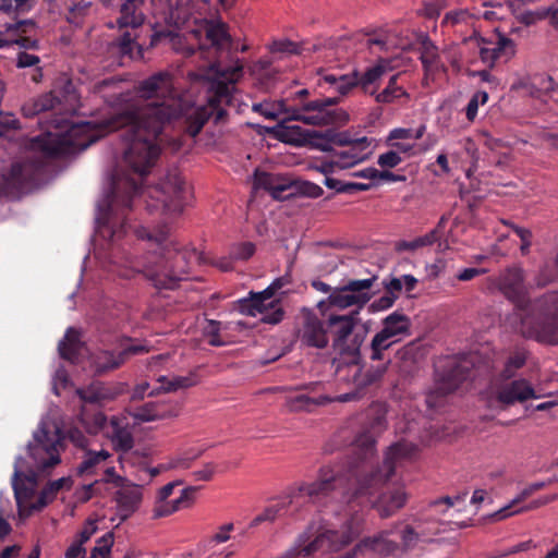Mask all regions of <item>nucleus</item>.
Returning a JSON list of instances; mask_svg holds the SVG:
<instances>
[{
  "instance_id": "obj_44",
  "label": "nucleus",
  "mask_w": 558,
  "mask_h": 558,
  "mask_svg": "<svg viewBox=\"0 0 558 558\" xmlns=\"http://www.w3.org/2000/svg\"><path fill=\"white\" fill-rule=\"evenodd\" d=\"M399 341L384 331L383 329L375 333L373 337L369 349H371V359L373 361H379L384 357V352L390 349L393 344Z\"/></svg>"
},
{
  "instance_id": "obj_19",
  "label": "nucleus",
  "mask_w": 558,
  "mask_h": 558,
  "mask_svg": "<svg viewBox=\"0 0 558 558\" xmlns=\"http://www.w3.org/2000/svg\"><path fill=\"white\" fill-rule=\"evenodd\" d=\"M298 339L303 345L324 349L328 345V331L324 322L311 310L301 311Z\"/></svg>"
},
{
  "instance_id": "obj_16",
  "label": "nucleus",
  "mask_w": 558,
  "mask_h": 558,
  "mask_svg": "<svg viewBox=\"0 0 558 558\" xmlns=\"http://www.w3.org/2000/svg\"><path fill=\"white\" fill-rule=\"evenodd\" d=\"M153 12L161 21L173 24L177 27L184 26L190 21V13L193 9L202 13L208 10L207 0H186L173 7L169 0H150Z\"/></svg>"
},
{
  "instance_id": "obj_41",
  "label": "nucleus",
  "mask_w": 558,
  "mask_h": 558,
  "mask_svg": "<svg viewBox=\"0 0 558 558\" xmlns=\"http://www.w3.org/2000/svg\"><path fill=\"white\" fill-rule=\"evenodd\" d=\"M339 372H344L348 376H351L353 385L361 389L377 380L383 375L384 369L369 374L368 372H363L360 365L354 363L340 368Z\"/></svg>"
},
{
  "instance_id": "obj_58",
  "label": "nucleus",
  "mask_w": 558,
  "mask_h": 558,
  "mask_svg": "<svg viewBox=\"0 0 558 558\" xmlns=\"http://www.w3.org/2000/svg\"><path fill=\"white\" fill-rule=\"evenodd\" d=\"M402 161L398 151L389 150L378 156L377 163L383 169H391L397 167Z\"/></svg>"
},
{
  "instance_id": "obj_64",
  "label": "nucleus",
  "mask_w": 558,
  "mask_h": 558,
  "mask_svg": "<svg viewBox=\"0 0 558 558\" xmlns=\"http://www.w3.org/2000/svg\"><path fill=\"white\" fill-rule=\"evenodd\" d=\"M65 558H86L84 544L77 539H73L64 553Z\"/></svg>"
},
{
  "instance_id": "obj_7",
  "label": "nucleus",
  "mask_w": 558,
  "mask_h": 558,
  "mask_svg": "<svg viewBox=\"0 0 558 558\" xmlns=\"http://www.w3.org/2000/svg\"><path fill=\"white\" fill-rule=\"evenodd\" d=\"M187 194L185 181L179 172L173 171L168 173L158 185L149 189L150 201L147 206L149 209L160 210L168 218L175 217L183 211Z\"/></svg>"
},
{
  "instance_id": "obj_55",
  "label": "nucleus",
  "mask_w": 558,
  "mask_h": 558,
  "mask_svg": "<svg viewBox=\"0 0 558 558\" xmlns=\"http://www.w3.org/2000/svg\"><path fill=\"white\" fill-rule=\"evenodd\" d=\"M437 240L436 231H430L422 236H418L412 241L404 242L402 247L408 251H415L417 248L432 245Z\"/></svg>"
},
{
  "instance_id": "obj_1",
  "label": "nucleus",
  "mask_w": 558,
  "mask_h": 558,
  "mask_svg": "<svg viewBox=\"0 0 558 558\" xmlns=\"http://www.w3.org/2000/svg\"><path fill=\"white\" fill-rule=\"evenodd\" d=\"M137 107L119 110L102 121H85L71 125L62 132L63 126L56 125V131H48L34 137L28 144V154L36 160L33 162L16 160L0 173V193L19 187L45 159L69 153L71 149H86L98 138L116 130H123L121 149L124 165L137 175L135 178H118L114 187L136 192L138 183L155 166L160 147L157 143L166 123L172 120L174 110L157 111L151 121L135 117Z\"/></svg>"
},
{
  "instance_id": "obj_31",
  "label": "nucleus",
  "mask_w": 558,
  "mask_h": 558,
  "mask_svg": "<svg viewBox=\"0 0 558 558\" xmlns=\"http://www.w3.org/2000/svg\"><path fill=\"white\" fill-rule=\"evenodd\" d=\"M143 0H126L120 8V15L117 25L120 29L131 28L132 31L142 26L145 15L141 9Z\"/></svg>"
},
{
  "instance_id": "obj_17",
  "label": "nucleus",
  "mask_w": 558,
  "mask_h": 558,
  "mask_svg": "<svg viewBox=\"0 0 558 558\" xmlns=\"http://www.w3.org/2000/svg\"><path fill=\"white\" fill-rule=\"evenodd\" d=\"M12 485L17 505L19 517L21 519L24 520L28 518L34 511L41 509V507H39V497L36 499L35 496L37 481L34 473L23 474L16 465Z\"/></svg>"
},
{
  "instance_id": "obj_57",
  "label": "nucleus",
  "mask_w": 558,
  "mask_h": 558,
  "mask_svg": "<svg viewBox=\"0 0 558 558\" xmlns=\"http://www.w3.org/2000/svg\"><path fill=\"white\" fill-rule=\"evenodd\" d=\"M220 323L208 320L204 327V335L211 345H222L225 342L219 337Z\"/></svg>"
},
{
  "instance_id": "obj_25",
  "label": "nucleus",
  "mask_w": 558,
  "mask_h": 558,
  "mask_svg": "<svg viewBox=\"0 0 558 558\" xmlns=\"http://www.w3.org/2000/svg\"><path fill=\"white\" fill-rule=\"evenodd\" d=\"M495 395L497 400L504 404H512L537 398L530 383L524 379L513 380L498 387L495 390Z\"/></svg>"
},
{
  "instance_id": "obj_62",
  "label": "nucleus",
  "mask_w": 558,
  "mask_h": 558,
  "mask_svg": "<svg viewBox=\"0 0 558 558\" xmlns=\"http://www.w3.org/2000/svg\"><path fill=\"white\" fill-rule=\"evenodd\" d=\"M547 15H549V10L535 11V12L526 11V12L521 13L518 16V20L525 25H532V24L537 23L541 20H544L545 17H547Z\"/></svg>"
},
{
  "instance_id": "obj_13",
  "label": "nucleus",
  "mask_w": 558,
  "mask_h": 558,
  "mask_svg": "<svg viewBox=\"0 0 558 558\" xmlns=\"http://www.w3.org/2000/svg\"><path fill=\"white\" fill-rule=\"evenodd\" d=\"M290 121L287 114L280 123L267 129V132L276 140L292 146L302 147L311 145L322 150L328 149L327 145L318 142V138H327L329 136L328 133L305 130L300 125L289 124Z\"/></svg>"
},
{
  "instance_id": "obj_26",
  "label": "nucleus",
  "mask_w": 558,
  "mask_h": 558,
  "mask_svg": "<svg viewBox=\"0 0 558 558\" xmlns=\"http://www.w3.org/2000/svg\"><path fill=\"white\" fill-rule=\"evenodd\" d=\"M371 145L367 137L355 138L352 146L348 149L335 153L336 166L339 170H345L363 162L368 157L366 151Z\"/></svg>"
},
{
  "instance_id": "obj_34",
  "label": "nucleus",
  "mask_w": 558,
  "mask_h": 558,
  "mask_svg": "<svg viewBox=\"0 0 558 558\" xmlns=\"http://www.w3.org/2000/svg\"><path fill=\"white\" fill-rule=\"evenodd\" d=\"M111 457L112 454L106 449L86 450L77 465V473L94 475Z\"/></svg>"
},
{
  "instance_id": "obj_61",
  "label": "nucleus",
  "mask_w": 558,
  "mask_h": 558,
  "mask_svg": "<svg viewBox=\"0 0 558 558\" xmlns=\"http://www.w3.org/2000/svg\"><path fill=\"white\" fill-rule=\"evenodd\" d=\"M270 51L274 53H298L299 49L296 44H294L291 40L282 39V40H275L270 45Z\"/></svg>"
},
{
  "instance_id": "obj_42",
  "label": "nucleus",
  "mask_w": 558,
  "mask_h": 558,
  "mask_svg": "<svg viewBox=\"0 0 558 558\" xmlns=\"http://www.w3.org/2000/svg\"><path fill=\"white\" fill-rule=\"evenodd\" d=\"M58 102L52 93H47L26 102L22 110L26 117H32L54 109Z\"/></svg>"
},
{
  "instance_id": "obj_27",
  "label": "nucleus",
  "mask_w": 558,
  "mask_h": 558,
  "mask_svg": "<svg viewBox=\"0 0 558 558\" xmlns=\"http://www.w3.org/2000/svg\"><path fill=\"white\" fill-rule=\"evenodd\" d=\"M392 70L393 68L389 60L380 59L357 77V84L365 93L376 96L381 78Z\"/></svg>"
},
{
  "instance_id": "obj_3",
  "label": "nucleus",
  "mask_w": 558,
  "mask_h": 558,
  "mask_svg": "<svg viewBox=\"0 0 558 558\" xmlns=\"http://www.w3.org/2000/svg\"><path fill=\"white\" fill-rule=\"evenodd\" d=\"M136 233L140 239L147 240L154 251L146 256L142 267L120 270L119 275L131 278L135 272H143L158 289L175 288L179 281L185 279L190 268L189 258L195 253L179 250L166 228L154 232L141 228Z\"/></svg>"
},
{
  "instance_id": "obj_6",
  "label": "nucleus",
  "mask_w": 558,
  "mask_h": 558,
  "mask_svg": "<svg viewBox=\"0 0 558 558\" xmlns=\"http://www.w3.org/2000/svg\"><path fill=\"white\" fill-rule=\"evenodd\" d=\"M533 312V316L522 318L521 333L543 343H558V292L536 301Z\"/></svg>"
},
{
  "instance_id": "obj_40",
  "label": "nucleus",
  "mask_w": 558,
  "mask_h": 558,
  "mask_svg": "<svg viewBox=\"0 0 558 558\" xmlns=\"http://www.w3.org/2000/svg\"><path fill=\"white\" fill-rule=\"evenodd\" d=\"M421 60L426 71V76L434 75L444 70L437 47L427 38L422 41Z\"/></svg>"
},
{
  "instance_id": "obj_49",
  "label": "nucleus",
  "mask_w": 558,
  "mask_h": 558,
  "mask_svg": "<svg viewBox=\"0 0 558 558\" xmlns=\"http://www.w3.org/2000/svg\"><path fill=\"white\" fill-rule=\"evenodd\" d=\"M218 464L214 461L202 464L197 470L191 473V477L194 482H209L218 473Z\"/></svg>"
},
{
  "instance_id": "obj_10",
  "label": "nucleus",
  "mask_w": 558,
  "mask_h": 558,
  "mask_svg": "<svg viewBox=\"0 0 558 558\" xmlns=\"http://www.w3.org/2000/svg\"><path fill=\"white\" fill-rule=\"evenodd\" d=\"M359 311L349 314H332L327 319V326L332 338V347L341 353L355 355L359 353L364 337L354 333V329L360 323Z\"/></svg>"
},
{
  "instance_id": "obj_2",
  "label": "nucleus",
  "mask_w": 558,
  "mask_h": 558,
  "mask_svg": "<svg viewBox=\"0 0 558 558\" xmlns=\"http://www.w3.org/2000/svg\"><path fill=\"white\" fill-rule=\"evenodd\" d=\"M243 66L240 63L220 71L218 65L211 64L207 70L194 73L196 80L204 81L207 84L208 98L207 104L203 106L190 105L175 92L172 76L167 72H159L142 81L137 86L140 99H121L122 108L128 110L136 106L135 117L151 121L156 118L155 110L168 111L174 110L172 119L185 116L187 133L195 137L207 120L215 116L219 121L225 116V106L231 100L232 84L236 83L242 76Z\"/></svg>"
},
{
  "instance_id": "obj_22",
  "label": "nucleus",
  "mask_w": 558,
  "mask_h": 558,
  "mask_svg": "<svg viewBox=\"0 0 558 558\" xmlns=\"http://www.w3.org/2000/svg\"><path fill=\"white\" fill-rule=\"evenodd\" d=\"M31 454L36 468L47 470L60 462L58 441L49 439L45 428H39L34 435V442L29 445Z\"/></svg>"
},
{
  "instance_id": "obj_28",
  "label": "nucleus",
  "mask_w": 558,
  "mask_h": 558,
  "mask_svg": "<svg viewBox=\"0 0 558 558\" xmlns=\"http://www.w3.org/2000/svg\"><path fill=\"white\" fill-rule=\"evenodd\" d=\"M34 26V22L31 20L7 23L4 31L0 32V48L10 45H19L22 47L29 46L31 40L25 37L24 34L31 32Z\"/></svg>"
},
{
  "instance_id": "obj_39",
  "label": "nucleus",
  "mask_w": 558,
  "mask_h": 558,
  "mask_svg": "<svg viewBox=\"0 0 558 558\" xmlns=\"http://www.w3.org/2000/svg\"><path fill=\"white\" fill-rule=\"evenodd\" d=\"M199 448H187L170 456L166 462L169 471H185L191 469L193 463L203 454Z\"/></svg>"
},
{
  "instance_id": "obj_14",
  "label": "nucleus",
  "mask_w": 558,
  "mask_h": 558,
  "mask_svg": "<svg viewBox=\"0 0 558 558\" xmlns=\"http://www.w3.org/2000/svg\"><path fill=\"white\" fill-rule=\"evenodd\" d=\"M464 46L470 50H476L483 64L489 69L495 66L499 58L510 59L515 53L514 41L501 35L495 43L481 36H471L464 40Z\"/></svg>"
},
{
  "instance_id": "obj_38",
  "label": "nucleus",
  "mask_w": 558,
  "mask_h": 558,
  "mask_svg": "<svg viewBox=\"0 0 558 558\" xmlns=\"http://www.w3.org/2000/svg\"><path fill=\"white\" fill-rule=\"evenodd\" d=\"M401 73L390 76L387 86L376 94L375 100L379 104H391L401 98L409 99V94L403 85L399 84Z\"/></svg>"
},
{
  "instance_id": "obj_53",
  "label": "nucleus",
  "mask_w": 558,
  "mask_h": 558,
  "mask_svg": "<svg viewBox=\"0 0 558 558\" xmlns=\"http://www.w3.org/2000/svg\"><path fill=\"white\" fill-rule=\"evenodd\" d=\"M234 531V524L228 522L217 527L215 533L210 536L209 543L211 544H223L231 539V534Z\"/></svg>"
},
{
  "instance_id": "obj_29",
  "label": "nucleus",
  "mask_w": 558,
  "mask_h": 558,
  "mask_svg": "<svg viewBox=\"0 0 558 558\" xmlns=\"http://www.w3.org/2000/svg\"><path fill=\"white\" fill-rule=\"evenodd\" d=\"M156 381L159 384L158 387L154 388L148 395L158 396L160 393H170L178 390L187 389L197 384V377L194 373L187 375H162L159 376Z\"/></svg>"
},
{
  "instance_id": "obj_48",
  "label": "nucleus",
  "mask_w": 558,
  "mask_h": 558,
  "mask_svg": "<svg viewBox=\"0 0 558 558\" xmlns=\"http://www.w3.org/2000/svg\"><path fill=\"white\" fill-rule=\"evenodd\" d=\"M556 280H558V252L551 262L546 263L541 268L535 278V282L537 287H545Z\"/></svg>"
},
{
  "instance_id": "obj_20",
  "label": "nucleus",
  "mask_w": 558,
  "mask_h": 558,
  "mask_svg": "<svg viewBox=\"0 0 558 558\" xmlns=\"http://www.w3.org/2000/svg\"><path fill=\"white\" fill-rule=\"evenodd\" d=\"M544 486L545 484L543 482L533 483L526 486L508 505L496 511L492 517L495 520H504L511 515L534 510L551 502L555 497L547 496L534 500L527 505H522L529 497H531L537 490L542 489Z\"/></svg>"
},
{
  "instance_id": "obj_36",
  "label": "nucleus",
  "mask_w": 558,
  "mask_h": 558,
  "mask_svg": "<svg viewBox=\"0 0 558 558\" xmlns=\"http://www.w3.org/2000/svg\"><path fill=\"white\" fill-rule=\"evenodd\" d=\"M411 322L404 314L395 312L383 319V330L401 341L410 335Z\"/></svg>"
},
{
  "instance_id": "obj_32",
  "label": "nucleus",
  "mask_w": 558,
  "mask_h": 558,
  "mask_svg": "<svg viewBox=\"0 0 558 558\" xmlns=\"http://www.w3.org/2000/svg\"><path fill=\"white\" fill-rule=\"evenodd\" d=\"M177 415L178 413L174 409H169L165 404L156 402L145 403L131 413L135 423L138 424L170 418Z\"/></svg>"
},
{
  "instance_id": "obj_47",
  "label": "nucleus",
  "mask_w": 558,
  "mask_h": 558,
  "mask_svg": "<svg viewBox=\"0 0 558 558\" xmlns=\"http://www.w3.org/2000/svg\"><path fill=\"white\" fill-rule=\"evenodd\" d=\"M292 500H288L287 498L281 501L267 507L260 514L256 515L250 523L251 527L257 526L259 523L269 521H275L278 517L281 515V511L291 504Z\"/></svg>"
},
{
  "instance_id": "obj_52",
  "label": "nucleus",
  "mask_w": 558,
  "mask_h": 558,
  "mask_svg": "<svg viewBox=\"0 0 558 558\" xmlns=\"http://www.w3.org/2000/svg\"><path fill=\"white\" fill-rule=\"evenodd\" d=\"M488 100V94L484 90L475 93L466 106V118L473 121L477 114L478 105H485Z\"/></svg>"
},
{
  "instance_id": "obj_30",
  "label": "nucleus",
  "mask_w": 558,
  "mask_h": 558,
  "mask_svg": "<svg viewBox=\"0 0 558 558\" xmlns=\"http://www.w3.org/2000/svg\"><path fill=\"white\" fill-rule=\"evenodd\" d=\"M359 398L357 391L347 392L335 398L320 397L318 399L310 398L306 395H299L288 400V405L291 411H311L313 407L325 404L331 401L348 402Z\"/></svg>"
},
{
  "instance_id": "obj_37",
  "label": "nucleus",
  "mask_w": 558,
  "mask_h": 558,
  "mask_svg": "<svg viewBox=\"0 0 558 558\" xmlns=\"http://www.w3.org/2000/svg\"><path fill=\"white\" fill-rule=\"evenodd\" d=\"M333 476H322L318 480L311 483H303L298 488V495L295 497H307L310 499H318L325 496L333 488Z\"/></svg>"
},
{
  "instance_id": "obj_54",
  "label": "nucleus",
  "mask_w": 558,
  "mask_h": 558,
  "mask_svg": "<svg viewBox=\"0 0 558 558\" xmlns=\"http://www.w3.org/2000/svg\"><path fill=\"white\" fill-rule=\"evenodd\" d=\"M426 131L425 125H421L417 130L413 131L411 129H393L389 133V140H407L414 138L420 140Z\"/></svg>"
},
{
  "instance_id": "obj_51",
  "label": "nucleus",
  "mask_w": 558,
  "mask_h": 558,
  "mask_svg": "<svg viewBox=\"0 0 558 558\" xmlns=\"http://www.w3.org/2000/svg\"><path fill=\"white\" fill-rule=\"evenodd\" d=\"M324 184L329 189L336 190L337 192H349L352 190L366 191L369 189V185L365 184V183H357V182L342 183L341 181H338L333 178L325 179Z\"/></svg>"
},
{
  "instance_id": "obj_4",
  "label": "nucleus",
  "mask_w": 558,
  "mask_h": 558,
  "mask_svg": "<svg viewBox=\"0 0 558 558\" xmlns=\"http://www.w3.org/2000/svg\"><path fill=\"white\" fill-rule=\"evenodd\" d=\"M360 533V524L354 518H347L341 524L327 520L312 522L299 535L289 555L295 558H308L322 549L339 551L350 545Z\"/></svg>"
},
{
  "instance_id": "obj_11",
  "label": "nucleus",
  "mask_w": 558,
  "mask_h": 558,
  "mask_svg": "<svg viewBox=\"0 0 558 558\" xmlns=\"http://www.w3.org/2000/svg\"><path fill=\"white\" fill-rule=\"evenodd\" d=\"M416 452V447L407 441L397 442L390 446L386 452L383 470L364 475L359 481V487L353 493L354 497L368 496L371 490L379 483L387 482L395 473L398 462L412 457Z\"/></svg>"
},
{
  "instance_id": "obj_21",
  "label": "nucleus",
  "mask_w": 558,
  "mask_h": 558,
  "mask_svg": "<svg viewBox=\"0 0 558 558\" xmlns=\"http://www.w3.org/2000/svg\"><path fill=\"white\" fill-rule=\"evenodd\" d=\"M493 282L508 300L517 304L522 302L527 293L524 270L519 266L505 269L493 279Z\"/></svg>"
},
{
  "instance_id": "obj_12",
  "label": "nucleus",
  "mask_w": 558,
  "mask_h": 558,
  "mask_svg": "<svg viewBox=\"0 0 558 558\" xmlns=\"http://www.w3.org/2000/svg\"><path fill=\"white\" fill-rule=\"evenodd\" d=\"M373 283V279L350 280L347 284L335 288L327 300L320 301L318 306L322 307L327 303L339 310L352 306L362 308L372 298L369 290Z\"/></svg>"
},
{
  "instance_id": "obj_35",
  "label": "nucleus",
  "mask_w": 558,
  "mask_h": 558,
  "mask_svg": "<svg viewBox=\"0 0 558 558\" xmlns=\"http://www.w3.org/2000/svg\"><path fill=\"white\" fill-rule=\"evenodd\" d=\"M110 425L112 426L110 440L113 449L120 453L130 451L134 446L132 433L120 424V418L117 416L110 418Z\"/></svg>"
},
{
  "instance_id": "obj_46",
  "label": "nucleus",
  "mask_w": 558,
  "mask_h": 558,
  "mask_svg": "<svg viewBox=\"0 0 558 558\" xmlns=\"http://www.w3.org/2000/svg\"><path fill=\"white\" fill-rule=\"evenodd\" d=\"M253 110L255 112L263 114L265 118L271 119V120L277 119L280 114H286V116L288 114V117L291 114V112H289V110H291V108H288L283 101H278V102L265 101V102H260V104H255V105H253Z\"/></svg>"
},
{
  "instance_id": "obj_56",
  "label": "nucleus",
  "mask_w": 558,
  "mask_h": 558,
  "mask_svg": "<svg viewBox=\"0 0 558 558\" xmlns=\"http://www.w3.org/2000/svg\"><path fill=\"white\" fill-rule=\"evenodd\" d=\"M130 480L125 476L120 475L114 466H107L104 471V478L99 480L100 485L102 483L111 484L117 489L123 484L128 483Z\"/></svg>"
},
{
  "instance_id": "obj_8",
  "label": "nucleus",
  "mask_w": 558,
  "mask_h": 558,
  "mask_svg": "<svg viewBox=\"0 0 558 558\" xmlns=\"http://www.w3.org/2000/svg\"><path fill=\"white\" fill-rule=\"evenodd\" d=\"M357 477L354 481V484L347 490L344 495V499L347 502L359 501H368L374 509L377 510L380 518L386 519L393 515L397 511L403 508L408 501L409 494L403 485L395 486L387 488L383 493H380L376 498L374 497L375 492L385 483L381 482L375 488L371 490V495L354 497L353 493L359 487V481L362 478Z\"/></svg>"
},
{
  "instance_id": "obj_63",
  "label": "nucleus",
  "mask_w": 558,
  "mask_h": 558,
  "mask_svg": "<svg viewBox=\"0 0 558 558\" xmlns=\"http://www.w3.org/2000/svg\"><path fill=\"white\" fill-rule=\"evenodd\" d=\"M255 252L252 243H242L232 248L231 255L234 259H248Z\"/></svg>"
},
{
  "instance_id": "obj_50",
  "label": "nucleus",
  "mask_w": 558,
  "mask_h": 558,
  "mask_svg": "<svg viewBox=\"0 0 558 558\" xmlns=\"http://www.w3.org/2000/svg\"><path fill=\"white\" fill-rule=\"evenodd\" d=\"M504 223L506 226H509L515 232V234L520 238V240H521V245H520L521 255L522 256L529 255L531 246H532V239H533L532 231L530 229L522 228V227L515 226L513 223H509L507 221H505Z\"/></svg>"
},
{
  "instance_id": "obj_15",
  "label": "nucleus",
  "mask_w": 558,
  "mask_h": 558,
  "mask_svg": "<svg viewBox=\"0 0 558 558\" xmlns=\"http://www.w3.org/2000/svg\"><path fill=\"white\" fill-rule=\"evenodd\" d=\"M241 312L252 317H259L264 323L277 324L283 317L279 301L274 300L270 289L252 293L250 299L240 302Z\"/></svg>"
},
{
  "instance_id": "obj_5",
  "label": "nucleus",
  "mask_w": 558,
  "mask_h": 558,
  "mask_svg": "<svg viewBox=\"0 0 558 558\" xmlns=\"http://www.w3.org/2000/svg\"><path fill=\"white\" fill-rule=\"evenodd\" d=\"M202 13L193 9L190 13V21L185 23L186 32L183 36L177 35L171 38L172 47L186 56L194 52V45L202 49L204 39L210 41L213 46L223 47L229 41L226 25L220 22L208 21Z\"/></svg>"
},
{
  "instance_id": "obj_60",
  "label": "nucleus",
  "mask_w": 558,
  "mask_h": 558,
  "mask_svg": "<svg viewBox=\"0 0 558 558\" xmlns=\"http://www.w3.org/2000/svg\"><path fill=\"white\" fill-rule=\"evenodd\" d=\"M470 17L471 16L468 11H450L444 16L442 24L447 26H454L457 24L466 23Z\"/></svg>"
},
{
  "instance_id": "obj_43",
  "label": "nucleus",
  "mask_w": 558,
  "mask_h": 558,
  "mask_svg": "<svg viewBox=\"0 0 558 558\" xmlns=\"http://www.w3.org/2000/svg\"><path fill=\"white\" fill-rule=\"evenodd\" d=\"M82 343L78 332L73 328H69L63 340L59 343V352L63 359L73 361L81 351Z\"/></svg>"
},
{
  "instance_id": "obj_9",
  "label": "nucleus",
  "mask_w": 558,
  "mask_h": 558,
  "mask_svg": "<svg viewBox=\"0 0 558 558\" xmlns=\"http://www.w3.org/2000/svg\"><path fill=\"white\" fill-rule=\"evenodd\" d=\"M337 104L336 98L308 101L300 108H291L289 120L301 121L307 125L326 126L335 123H347L349 114L342 109H330Z\"/></svg>"
},
{
  "instance_id": "obj_45",
  "label": "nucleus",
  "mask_w": 558,
  "mask_h": 558,
  "mask_svg": "<svg viewBox=\"0 0 558 558\" xmlns=\"http://www.w3.org/2000/svg\"><path fill=\"white\" fill-rule=\"evenodd\" d=\"M73 484L71 477H61L56 481L50 482L40 493L39 496V507L44 508L49 502L54 500L57 494L63 489H70Z\"/></svg>"
},
{
  "instance_id": "obj_33",
  "label": "nucleus",
  "mask_w": 558,
  "mask_h": 558,
  "mask_svg": "<svg viewBox=\"0 0 558 558\" xmlns=\"http://www.w3.org/2000/svg\"><path fill=\"white\" fill-rule=\"evenodd\" d=\"M125 362V353L114 354L110 351H99L90 357V367L96 374H102L120 367Z\"/></svg>"
},
{
  "instance_id": "obj_18",
  "label": "nucleus",
  "mask_w": 558,
  "mask_h": 558,
  "mask_svg": "<svg viewBox=\"0 0 558 558\" xmlns=\"http://www.w3.org/2000/svg\"><path fill=\"white\" fill-rule=\"evenodd\" d=\"M114 513L120 522L133 517L144 501V486L132 481L123 484L113 493Z\"/></svg>"
},
{
  "instance_id": "obj_23",
  "label": "nucleus",
  "mask_w": 558,
  "mask_h": 558,
  "mask_svg": "<svg viewBox=\"0 0 558 558\" xmlns=\"http://www.w3.org/2000/svg\"><path fill=\"white\" fill-rule=\"evenodd\" d=\"M180 484H182L181 481L170 482L157 490L156 500L153 508L154 518L158 519L168 517L181 509L183 504L189 500L191 494L194 492L193 487H186L182 489L179 498L168 500V498L173 494L174 487Z\"/></svg>"
},
{
  "instance_id": "obj_24",
  "label": "nucleus",
  "mask_w": 558,
  "mask_h": 558,
  "mask_svg": "<svg viewBox=\"0 0 558 558\" xmlns=\"http://www.w3.org/2000/svg\"><path fill=\"white\" fill-rule=\"evenodd\" d=\"M387 407L383 403H375L371 407L369 430L361 433L354 440L356 449L365 456L372 454L375 448V435L386 428Z\"/></svg>"
},
{
  "instance_id": "obj_59",
  "label": "nucleus",
  "mask_w": 558,
  "mask_h": 558,
  "mask_svg": "<svg viewBox=\"0 0 558 558\" xmlns=\"http://www.w3.org/2000/svg\"><path fill=\"white\" fill-rule=\"evenodd\" d=\"M98 519H88L83 525L82 530L78 532L75 539L85 544L90 539V537L98 531Z\"/></svg>"
}]
</instances>
